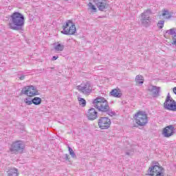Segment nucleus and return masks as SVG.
<instances>
[{
    "mask_svg": "<svg viewBox=\"0 0 176 176\" xmlns=\"http://www.w3.org/2000/svg\"><path fill=\"white\" fill-rule=\"evenodd\" d=\"M94 108L98 109L99 112L102 113H106L109 116H115L116 113L112 111V109L109 107V103L104 97L98 96L92 102Z\"/></svg>",
    "mask_w": 176,
    "mask_h": 176,
    "instance_id": "obj_1",
    "label": "nucleus"
},
{
    "mask_svg": "<svg viewBox=\"0 0 176 176\" xmlns=\"http://www.w3.org/2000/svg\"><path fill=\"white\" fill-rule=\"evenodd\" d=\"M9 28L14 31H23L24 28V15L19 12H14L10 16Z\"/></svg>",
    "mask_w": 176,
    "mask_h": 176,
    "instance_id": "obj_2",
    "label": "nucleus"
},
{
    "mask_svg": "<svg viewBox=\"0 0 176 176\" xmlns=\"http://www.w3.org/2000/svg\"><path fill=\"white\" fill-rule=\"evenodd\" d=\"M151 167L148 168L149 176H164V168L160 166L159 162L153 161Z\"/></svg>",
    "mask_w": 176,
    "mask_h": 176,
    "instance_id": "obj_3",
    "label": "nucleus"
},
{
    "mask_svg": "<svg viewBox=\"0 0 176 176\" xmlns=\"http://www.w3.org/2000/svg\"><path fill=\"white\" fill-rule=\"evenodd\" d=\"M135 122L138 126H146L148 124V114L145 111H138L134 116Z\"/></svg>",
    "mask_w": 176,
    "mask_h": 176,
    "instance_id": "obj_4",
    "label": "nucleus"
},
{
    "mask_svg": "<svg viewBox=\"0 0 176 176\" xmlns=\"http://www.w3.org/2000/svg\"><path fill=\"white\" fill-rule=\"evenodd\" d=\"M24 150V143L21 140H16L13 142L10 148V152L11 155H17L21 153V151Z\"/></svg>",
    "mask_w": 176,
    "mask_h": 176,
    "instance_id": "obj_5",
    "label": "nucleus"
},
{
    "mask_svg": "<svg viewBox=\"0 0 176 176\" xmlns=\"http://www.w3.org/2000/svg\"><path fill=\"white\" fill-rule=\"evenodd\" d=\"M23 94H25L28 97H35V96H39V92L35 86L29 85L23 88L20 96H23Z\"/></svg>",
    "mask_w": 176,
    "mask_h": 176,
    "instance_id": "obj_6",
    "label": "nucleus"
},
{
    "mask_svg": "<svg viewBox=\"0 0 176 176\" xmlns=\"http://www.w3.org/2000/svg\"><path fill=\"white\" fill-rule=\"evenodd\" d=\"M76 32V28L75 25L72 23L71 20H69L63 26V31L61 34L64 35H74Z\"/></svg>",
    "mask_w": 176,
    "mask_h": 176,
    "instance_id": "obj_7",
    "label": "nucleus"
},
{
    "mask_svg": "<svg viewBox=\"0 0 176 176\" xmlns=\"http://www.w3.org/2000/svg\"><path fill=\"white\" fill-rule=\"evenodd\" d=\"M77 90L85 96H89L91 91H93V87L90 82L81 83L80 85L76 87Z\"/></svg>",
    "mask_w": 176,
    "mask_h": 176,
    "instance_id": "obj_8",
    "label": "nucleus"
},
{
    "mask_svg": "<svg viewBox=\"0 0 176 176\" xmlns=\"http://www.w3.org/2000/svg\"><path fill=\"white\" fill-rule=\"evenodd\" d=\"M150 14H152V10L151 9H147L144 10L143 13L141 14L140 23L143 27H149L151 25V16Z\"/></svg>",
    "mask_w": 176,
    "mask_h": 176,
    "instance_id": "obj_9",
    "label": "nucleus"
},
{
    "mask_svg": "<svg viewBox=\"0 0 176 176\" xmlns=\"http://www.w3.org/2000/svg\"><path fill=\"white\" fill-rule=\"evenodd\" d=\"M164 109H168V111L176 112V102L171 98L169 93L166 96V100L164 103Z\"/></svg>",
    "mask_w": 176,
    "mask_h": 176,
    "instance_id": "obj_10",
    "label": "nucleus"
},
{
    "mask_svg": "<svg viewBox=\"0 0 176 176\" xmlns=\"http://www.w3.org/2000/svg\"><path fill=\"white\" fill-rule=\"evenodd\" d=\"M111 119L108 117H100L98 121L99 129L101 130H107L111 127Z\"/></svg>",
    "mask_w": 176,
    "mask_h": 176,
    "instance_id": "obj_11",
    "label": "nucleus"
},
{
    "mask_svg": "<svg viewBox=\"0 0 176 176\" xmlns=\"http://www.w3.org/2000/svg\"><path fill=\"white\" fill-rule=\"evenodd\" d=\"M95 5L97 6L98 10L104 12L105 9L108 8L107 0H92Z\"/></svg>",
    "mask_w": 176,
    "mask_h": 176,
    "instance_id": "obj_12",
    "label": "nucleus"
},
{
    "mask_svg": "<svg viewBox=\"0 0 176 176\" xmlns=\"http://www.w3.org/2000/svg\"><path fill=\"white\" fill-rule=\"evenodd\" d=\"M87 118L88 120H96L98 118V112L96 111V109L91 107L88 109L87 113Z\"/></svg>",
    "mask_w": 176,
    "mask_h": 176,
    "instance_id": "obj_13",
    "label": "nucleus"
},
{
    "mask_svg": "<svg viewBox=\"0 0 176 176\" xmlns=\"http://www.w3.org/2000/svg\"><path fill=\"white\" fill-rule=\"evenodd\" d=\"M174 131H175L174 125H169L164 129L162 134L164 137L168 138V137H171L174 134Z\"/></svg>",
    "mask_w": 176,
    "mask_h": 176,
    "instance_id": "obj_14",
    "label": "nucleus"
},
{
    "mask_svg": "<svg viewBox=\"0 0 176 176\" xmlns=\"http://www.w3.org/2000/svg\"><path fill=\"white\" fill-rule=\"evenodd\" d=\"M148 91L151 93L153 97L156 98L160 96V87L157 86H151L148 87Z\"/></svg>",
    "mask_w": 176,
    "mask_h": 176,
    "instance_id": "obj_15",
    "label": "nucleus"
},
{
    "mask_svg": "<svg viewBox=\"0 0 176 176\" xmlns=\"http://www.w3.org/2000/svg\"><path fill=\"white\" fill-rule=\"evenodd\" d=\"M111 96L112 97H116V98H120L122 97V92L120 91V89H112L110 92Z\"/></svg>",
    "mask_w": 176,
    "mask_h": 176,
    "instance_id": "obj_16",
    "label": "nucleus"
},
{
    "mask_svg": "<svg viewBox=\"0 0 176 176\" xmlns=\"http://www.w3.org/2000/svg\"><path fill=\"white\" fill-rule=\"evenodd\" d=\"M8 176H19V170L16 168H11L8 171Z\"/></svg>",
    "mask_w": 176,
    "mask_h": 176,
    "instance_id": "obj_17",
    "label": "nucleus"
},
{
    "mask_svg": "<svg viewBox=\"0 0 176 176\" xmlns=\"http://www.w3.org/2000/svg\"><path fill=\"white\" fill-rule=\"evenodd\" d=\"M162 16L165 17V19H171L173 17V13L170 12L168 10H164L163 12H162Z\"/></svg>",
    "mask_w": 176,
    "mask_h": 176,
    "instance_id": "obj_18",
    "label": "nucleus"
},
{
    "mask_svg": "<svg viewBox=\"0 0 176 176\" xmlns=\"http://www.w3.org/2000/svg\"><path fill=\"white\" fill-rule=\"evenodd\" d=\"M142 76L141 75H138L135 77V82L137 83V85H143L144 84V80H143Z\"/></svg>",
    "mask_w": 176,
    "mask_h": 176,
    "instance_id": "obj_19",
    "label": "nucleus"
},
{
    "mask_svg": "<svg viewBox=\"0 0 176 176\" xmlns=\"http://www.w3.org/2000/svg\"><path fill=\"white\" fill-rule=\"evenodd\" d=\"M33 104L34 105H41V104L42 103V98H39V97H34L32 99V102Z\"/></svg>",
    "mask_w": 176,
    "mask_h": 176,
    "instance_id": "obj_20",
    "label": "nucleus"
},
{
    "mask_svg": "<svg viewBox=\"0 0 176 176\" xmlns=\"http://www.w3.org/2000/svg\"><path fill=\"white\" fill-rule=\"evenodd\" d=\"M54 50H56V52H63V50H64V45L60 43L57 44L54 46Z\"/></svg>",
    "mask_w": 176,
    "mask_h": 176,
    "instance_id": "obj_21",
    "label": "nucleus"
},
{
    "mask_svg": "<svg viewBox=\"0 0 176 176\" xmlns=\"http://www.w3.org/2000/svg\"><path fill=\"white\" fill-rule=\"evenodd\" d=\"M166 33L168 35H172L173 36H174V35H176V28H172L168 30H166Z\"/></svg>",
    "mask_w": 176,
    "mask_h": 176,
    "instance_id": "obj_22",
    "label": "nucleus"
},
{
    "mask_svg": "<svg viewBox=\"0 0 176 176\" xmlns=\"http://www.w3.org/2000/svg\"><path fill=\"white\" fill-rule=\"evenodd\" d=\"M78 100L79 104H80V105H81V107H86V100H85V98H78Z\"/></svg>",
    "mask_w": 176,
    "mask_h": 176,
    "instance_id": "obj_23",
    "label": "nucleus"
},
{
    "mask_svg": "<svg viewBox=\"0 0 176 176\" xmlns=\"http://www.w3.org/2000/svg\"><path fill=\"white\" fill-rule=\"evenodd\" d=\"M88 7L89 9H91V10H92V12H97V8H96V6L93 5V3H91V2H89L88 3Z\"/></svg>",
    "mask_w": 176,
    "mask_h": 176,
    "instance_id": "obj_24",
    "label": "nucleus"
},
{
    "mask_svg": "<svg viewBox=\"0 0 176 176\" xmlns=\"http://www.w3.org/2000/svg\"><path fill=\"white\" fill-rule=\"evenodd\" d=\"M68 149H69V155L72 156V157L73 158L76 157V154H75V152L74 151L72 148H71L70 146H68Z\"/></svg>",
    "mask_w": 176,
    "mask_h": 176,
    "instance_id": "obj_25",
    "label": "nucleus"
},
{
    "mask_svg": "<svg viewBox=\"0 0 176 176\" xmlns=\"http://www.w3.org/2000/svg\"><path fill=\"white\" fill-rule=\"evenodd\" d=\"M30 98H26L24 99V102L26 105H32L33 104L32 99L31 100Z\"/></svg>",
    "mask_w": 176,
    "mask_h": 176,
    "instance_id": "obj_26",
    "label": "nucleus"
},
{
    "mask_svg": "<svg viewBox=\"0 0 176 176\" xmlns=\"http://www.w3.org/2000/svg\"><path fill=\"white\" fill-rule=\"evenodd\" d=\"M157 27L160 30H162V28L164 27V21L163 20L159 21L157 23Z\"/></svg>",
    "mask_w": 176,
    "mask_h": 176,
    "instance_id": "obj_27",
    "label": "nucleus"
},
{
    "mask_svg": "<svg viewBox=\"0 0 176 176\" xmlns=\"http://www.w3.org/2000/svg\"><path fill=\"white\" fill-rule=\"evenodd\" d=\"M63 159L65 160V162H67V160H69V155H68V154H65L63 156Z\"/></svg>",
    "mask_w": 176,
    "mask_h": 176,
    "instance_id": "obj_28",
    "label": "nucleus"
},
{
    "mask_svg": "<svg viewBox=\"0 0 176 176\" xmlns=\"http://www.w3.org/2000/svg\"><path fill=\"white\" fill-rule=\"evenodd\" d=\"M57 58H58V56H53L52 60V61H56V60H57Z\"/></svg>",
    "mask_w": 176,
    "mask_h": 176,
    "instance_id": "obj_29",
    "label": "nucleus"
},
{
    "mask_svg": "<svg viewBox=\"0 0 176 176\" xmlns=\"http://www.w3.org/2000/svg\"><path fill=\"white\" fill-rule=\"evenodd\" d=\"M24 78H25V76L21 75V76L19 77V79H20L21 80H23Z\"/></svg>",
    "mask_w": 176,
    "mask_h": 176,
    "instance_id": "obj_30",
    "label": "nucleus"
},
{
    "mask_svg": "<svg viewBox=\"0 0 176 176\" xmlns=\"http://www.w3.org/2000/svg\"><path fill=\"white\" fill-rule=\"evenodd\" d=\"M173 93L176 95V87L173 88Z\"/></svg>",
    "mask_w": 176,
    "mask_h": 176,
    "instance_id": "obj_31",
    "label": "nucleus"
},
{
    "mask_svg": "<svg viewBox=\"0 0 176 176\" xmlns=\"http://www.w3.org/2000/svg\"><path fill=\"white\" fill-rule=\"evenodd\" d=\"M125 153H126V155H127L128 156H130V155H131L130 152H126Z\"/></svg>",
    "mask_w": 176,
    "mask_h": 176,
    "instance_id": "obj_32",
    "label": "nucleus"
},
{
    "mask_svg": "<svg viewBox=\"0 0 176 176\" xmlns=\"http://www.w3.org/2000/svg\"><path fill=\"white\" fill-rule=\"evenodd\" d=\"M51 68V69H54V67H50Z\"/></svg>",
    "mask_w": 176,
    "mask_h": 176,
    "instance_id": "obj_33",
    "label": "nucleus"
}]
</instances>
